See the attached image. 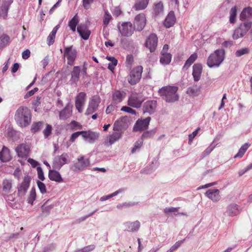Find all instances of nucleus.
Here are the masks:
<instances>
[{
    "instance_id": "obj_19",
    "label": "nucleus",
    "mask_w": 252,
    "mask_h": 252,
    "mask_svg": "<svg viewBox=\"0 0 252 252\" xmlns=\"http://www.w3.org/2000/svg\"><path fill=\"white\" fill-rule=\"evenodd\" d=\"M157 102L156 100H149L144 103L143 106L144 113H148L152 115L155 113L156 110Z\"/></svg>"
},
{
    "instance_id": "obj_39",
    "label": "nucleus",
    "mask_w": 252,
    "mask_h": 252,
    "mask_svg": "<svg viewBox=\"0 0 252 252\" xmlns=\"http://www.w3.org/2000/svg\"><path fill=\"white\" fill-rule=\"evenodd\" d=\"M172 55L170 53L161 54V57L160 58V62L162 64L167 65L169 64L171 61Z\"/></svg>"
},
{
    "instance_id": "obj_64",
    "label": "nucleus",
    "mask_w": 252,
    "mask_h": 252,
    "mask_svg": "<svg viewBox=\"0 0 252 252\" xmlns=\"http://www.w3.org/2000/svg\"><path fill=\"white\" fill-rule=\"evenodd\" d=\"M95 248V245H90L84 247L83 249L84 252H90L93 251Z\"/></svg>"
},
{
    "instance_id": "obj_12",
    "label": "nucleus",
    "mask_w": 252,
    "mask_h": 252,
    "mask_svg": "<svg viewBox=\"0 0 252 252\" xmlns=\"http://www.w3.org/2000/svg\"><path fill=\"white\" fill-rule=\"evenodd\" d=\"M151 120L150 117H148L144 119H138L134 125L133 130L134 131H142L147 129Z\"/></svg>"
},
{
    "instance_id": "obj_6",
    "label": "nucleus",
    "mask_w": 252,
    "mask_h": 252,
    "mask_svg": "<svg viewBox=\"0 0 252 252\" xmlns=\"http://www.w3.org/2000/svg\"><path fill=\"white\" fill-rule=\"evenodd\" d=\"M70 162L68 155L66 153H63L60 156H56L53 159L52 167L53 169L59 170L65 164Z\"/></svg>"
},
{
    "instance_id": "obj_13",
    "label": "nucleus",
    "mask_w": 252,
    "mask_h": 252,
    "mask_svg": "<svg viewBox=\"0 0 252 252\" xmlns=\"http://www.w3.org/2000/svg\"><path fill=\"white\" fill-rule=\"evenodd\" d=\"M78 162L75 163L73 167L74 171H83L90 164L89 158L84 159L83 156H81L77 159Z\"/></svg>"
},
{
    "instance_id": "obj_34",
    "label": "nucleus",
    "mask_w": 252,
    "mask_h": 252,
    "mask_svg": "<svg viewBox=\"0 0 252 252\" xmlns=\"http://www.w3.org/2000/svg\"><path fill=\"white\" fill-rule=\"evenodd\" d=\"M44 122L42 121L33 122L31 127V131L32 133H35L39 131L43 127Z\"/></svg>"
},
{
    "instance_id": "obj_46",
    "label": "nucleus",
    "mask_w": 252,
    "mask_h": 252,
    "mask_svg": "<svg viewBox=\"0 0 252 252\" xmlns=\"http://www.w3.org/2000/svg\"><path fill=\"white\" fill-rule=\"evenodd\" d=\"M229 16V22L234 24L236 22V18L237 16V7L234 6L230 9Z\"/></svg>"
},
{
    "instance_id": "obj_59",
    "label": "nucleus",
    "mask_w": 252,
    "mask_h": 252,
    "mask_svg": "<svg viewBox=\"0 0 252 252\" xmlns=\"http://www.w3.org/2000/svg\"><path fill=\"white\" fill-rule=\"evenodd\" d=\"M93 2L94 0H82L83 6L84 9L86 10L89 9Z\"/></svg>"
},
{
    "instance_id": "obj_10",
    "label": "nucleus",
    "mask_w": 252,
    "mask_h": 252,
    "mask_svg": "<svg viewBox=\"0 0 252 252\" xmlns=\"http://www.w3.org/2000/svg\"><path fill=\"white\" fill-rule=\"evenodd\" d=\"M31 178L27 175L25 176L23 182L17 186L18 195L23 196L26 194L29 188Z\"/></svg>"
},
{
    "instance_id": "obj_58",
    "label": "nucleus",
    "mask_w": 252,
    "mask_h": 252,
    "mask_svg": "<svg viewBox=\"0 0 252 252\" xmlns=\"http://www.w3.org/2000/svg\"><path fill=\"white\" fill-rule=\"evenodd\" d=\"M37 175L38 178L41 181L45 180V177L44 173L42 168L40 166H37Z\"/></svg>"
},
{
    "instance_id": "obj_32",
    "label": "nucleus",
    "mask_w": 252,
    "mask_h": 252,
    "mask_svg": "<svg viewBox=\"0 0 252 252\" xmlns=\"http://www.w3.org/2000/svg\"><path fill=\"white\" fill-rule=\"evenodd\" d=\"M126 95V93L124 91L115 90L112 94L113 100L117 103L121 102Z\"/></svg>"
},
{
    "instance_id": "obj_16",
    "label": "nucleus",
    "mask_w": 252,
    "mask_h": 252,
    "mask_svg": "<svg viewBox=\"0 0 252 252\" xmlns=\"http://www.w3.org/2000/svg\"><path fill=\"white\" fill-rule=\"evenodd\" d=\"M146 17L144 14H139L137 15L134 19V28L136 31H142L146 25Z\"/></svg>"
},
{
    "instance_id": "obj_2",
    "label": "nucleus",
    "mask_w": 252,
    "mask_h": 252,
    "mask_svg": "<svg viewBox=\"0 0 252 252\" xmlns=\"http://www.w3.org/2000/svg\"><path fill=\"white\" fill-rule=\"evenodd\" d=\"M178 89V87L176 86H167L159 89L158 93L166 102L172 103L179 99V97L177 94Z\"/></svg>"
},
{
    "instance_id": "obj_15",
    "label": "nucleus",
    "mask_w": 252,
    "mask_h": 252,
    "mask_svg": "<svg viewBox=\"0 0 252 252\" xmlns=\"http://www.w3.org/2000/svg\"><path fill=\"white\" fill-rule=\"evenodd\" d=\"M99 136V133L89 130L83 131V137L85 141L90 143H94Z\"/></svg>"
},
{
    "instance_id": "obj_50",
    "label": "nucleus",
    "mask_w": 252,
    "mask_h": 252,
    "mask_svg": "<svg viewBox=\"0 0 252 252\" xmlns=\"http://www.w3.org/2000/svg\"><path fill=\"white\" fill-rule=\"evenodd\" d=\"M46 128L43 130V133L45 138H47L51 134L52 126L49 124H46Z\"/></svg>"
},
{
    "instance_id": "obj_55",
    "label": "nucleus",
    "mask_w": 252,
    "mask_h": 252,
    "mask_svg": "<svg viewBox=\"0 0 252 252\" xmlns=\"http://www.w3.org/2000/svg\"><path fill=\"white\" fill-rule=\"evenodd\" d=\"M142 144H143V141L142 140L137 141L134 143V146L131 150V153L132 154H133L136 151L139 150L140 149V148L141 147Z\"/></svg>"
},
{
    "instance_id": "obj_22",
    "label": "nucleus",
    "mask_w": 252,
    "mask_h": 252,
    "mask_svg": "<svg viewBox=\"0 0 252 252\" xmlns=\"http://www.w3.org/2000/svg\"><path fill=\"white\" fill-rule=\"evenodd\" d=\"M17 156L21 158L27 157L30 152V148L28 145L26 144H20L15 148Z\"/></svg>"
},
{
    "instance_id": "obj_33",
    "label": "nucleus",
    "mask_w": 252,
    "mask_h": 252,
    "mask_svg": "<svg viewBox=\"0 0 252 252\" xmlns=\"http://www.w3.org/2000/svg\"><path fill=\"white\" fill-rule=\"evenodd\" d=\"M197 53H193L191 54L189 57L186 61L183 67V70H187L189 66L196 60L197 59Z\"/></svg>"
},
{
    "instance_id": "obj_62",
    "label": "nucleus",
    "mask_w": 252,
    "mask_h": 252,
    "mask_svg": "<svg viewBox=\"0 0 252 252\" xmlns=\"http://www.w3.org/2000/svg\"><path fill=\"white\" fill-rule=\"evenodd\" d=\"M154 133V132L153 130L145 131L141 135V138L143 139L150 138L153 136Z\"/></svg>"
},
{
    "instance_id": "obj_57",
    "label": "nucleus",
    "mask_w": 252,
    "mask_h": 252,
    "mask_svg": "<svg viewBox=\"0 0 252 252\" xmlns=\"http://www.w3.org/2000/svg\"><path fill=\"white\" fill-rule=\"evenodd\" d=\"M80 135L83 136V131H80L73 133L70 136L69 140L71 142H74L76 139Z\"/></svg>"
},
{
    "instance_id": "obj_37",
    "label": "nucleus",
    "mask_w": 252,
    "mask_h": 252,
    "mask_svg": "<svg viewBox=\"0 0 252 252\" xmlns=\"http://www.w3.org/2000/svg\"><path fill=\"white\" fill-rule=\"evenodd\" d=\"M79 22V19L77 14H76L74 17L69 20L68 22V26L73 32H75L76 31V26L78 25Z\"/></svg>"
},
{
    "instance_id": "obj_26",
    "label": "nucleus",
    "mask_w": 252,
    "mask_h": 252,
    "mask_svg": "<svg viewBox=\"0 0 252 252\" xmlns=\"http://www.w3.org/2000/svg\"><path fill=\"white\" fill-rule=\"evenodd\" d=\"M124 224L126 227L125 230L131 232L138 231L140 227V223L138 220L133 222L127 221Z\"/></svg>"
},
{
    "instance_id": "obj_17",
    "label": "nucleus",
    "mask_w": 252,
    "mask_h": 252,
    "mask_svg": "<svg viewBox=\"0 0 252 252\" xmlns=\"http://www.w3.org/2000/svg\"><path fill=\"white\" fill-rule=\"evenodd\" d=\"M143 102V100L136 94H132L128 98V105L131 107L138 108H140Z\"/></svg>"
},
{
    "instance_id": "obj_35",
    "label": "nucleus",
    "mask_w": 252,
    "mask_h": 252,
    "mask_svg": "<svg viewBox=\"0 0 252 252\" xmlns=\"http://www.w3.org/2000/svg\"><path fill=\"white\" fill-rule=\"evenodd\" d=\"M149 3V0H141L137 1L133 6V8L136 10H141L145 9Z\"/></svg>"
},
{
    "instance_id": "obj_61",
    "label": "nucleus",
    "mask_w": 252,
    "mask_h": 252,
    "mask_svg": "<svg viewBox=\"0 0 252 252\" xmlns=\"http://www.w3.org/2000/svg\"><path fill=\"white\" fill-rule=\"evenodd\" d=\"M70 125L71 128L73 130H76L75 127H78L79 129H81L82 127V126L81 125H80L79 123L75 121H71Z\"/></svg>"
},
{
    "instance_id": "obj_42",
    "label": "nucleus",
    "mask_w": 252,
    "mask_h": 252,
    "mask_svg": "<svg viewBox=\"0 0 252 252\" xmlns=\"http://www.w3.org/2000/svg\"><path fill=\"white\" fill-rule=\"evenodd\" d=\"M36 197V191L34 187H32L30 192L27 201L29 204L32 205L34 201L35 200Z\"/></svg>"
},
{
    "instance_id": "obj_9",
    "label": "nucleus",
    "mask_w": 252,
    "mask_h": 252,
    "mask_svg": "<svg viewBox=\"0 0 252 252\" xmlns=\"http://www.w3.org/2000/svg\"><path fill=\"white\" fill-rule=\"evenodd\" d=\"M130 124L129 120L127 117H122L116 121L113 125V129L115 131L126 130Z\"/></svg>"
},
{
    "instance_id": "obj_49",
    "label": "nucleus",
    "mask_w": 252,
    "mask_h": 252,
    "mask_svg": "<svg viewBox=\"0 0 252 252\" xmlns=\"http://www.w3.org/2000/svg\"><path fill=\"white\" fill-rule=\"evenodd\" d=\"M138 202H129L118 204L117 205V208L118 209H122L123 208H127L136 205L138 204Z\"/></svg>"
},
{
    "instance_id": "obj_56",
    "label": "nucleus",
    "mask_w": 252,
    "mask_h": 252,
    "mask_svg": "<svg viewBox=\"0 0 252 252\" xmlns=\"http://www.w3.org/2000/svg\"><path fill=\"white\" fill-rule=\"evenodd\" d=\"M185 239H183L180 241L176 242L171 248L170 250L173 252L174 251L177 250L181 245L184 242Z\"/></svg>"
},
{
    "instance_id": "obj_24",
    "label": "nucleus",
    "mask_w": 252,
    "mask_h": 252,
    "mask_svg": "<svg viewBox=\"0 0 252 252\" xmlns=\"http://www.w3.org/2000/svg\"><path fill=\"white\" fill-rule=\"evenodd\" d=\"M205 194L213 202H218L221 198L218 189H209L206 191Z\"/></svg>"
},
{
    "instance_id": "obj_30",
    "label": "nucleus",
    "mask_w": 252,
    "mask_h": 252,
    "mask_svg": "<svg viewBox=\"0 0 252 252\" xmlns=\"http://www.w3.org/2000/svg\"><path fill=\"white\" fill-rule=\"evenodd\" d=\"M176 21L174 12L171 11L169 12L164 21V25L166 28H169L174 25Z\"/></svg>"
},
{
    "instance_id": "obj_29",
    "label": "nucleus",
    "mask_w": 252,
    "mask_h": 252,
    "mask_svg": "<svg viewBox=\"0 0 252 252\" xmlns=\"http://www.w3.org/2000/svg\"><path fill=\"white\" fill-rule=\"evenodd\" d=\"M252 18V7H247L244 8L240 15V20L242 21H249Z\"/></svg>"
},
{
    "instance_id": "obj_3",
    "label": "nucleus",
    "mask_w": 252,
    "mask_h": 252,
    "mask_svg": "<svg viewBox=\"0 0 252 252\" xmlns=\"http://www.w3.org/2000/svg\"><path fill=\"white\" fill-rule=\"evenodd\" d=\"M225 51L223 49L216 50L207 59V64L210 68L218 67L224 59Z\"/></svg>"
},
{
    "instance_id": "obj_18",
    "label": "nucleus",
    "mask_w": 252,
    "mask_h": 252,
    "mask_svg": "<svg viewBox=\"0 0 252 252\" xmlns=\"http://www.w3.org/2000/svg\"><path fill=\"white\" fill-rule=\"evenodd\" d=\"M86 99V94L84 92L79 93L75 97V107L79 112L81 113Z\"/></svg>"
},
{
    "instance_id": "obj_54",
    "label": "nucleus",
    "mask_w": 252,
    "mask_h": 252,
    "mask_svg": "<svg viewBox=\"0 0 252 252\" xmlns=\"http://www.w3.org/2000/svg\"><path fill=\"white\" fill-rule=\"evenodd\" d=\"M179 208V207H166L164 209L163 212L165 214L168 215L169 213L177 212Z\"/></svg>"
},
{
    "instance_id": "obj_48",
    "label": "nucleus",
    "mask_w": 252,
    "mask_h": 252,
    "mask_svg": "<svg viewBox=\"0 0 252 252\" xmlns=\"http://www.w3.org/2000/svg\"><path fill=\"white\" fill-rule=\"evenodd\" d=\"M163 6L161 2H159L155 4L154 8V12L155 16H158L163 12Z\"/></svg>"
},
{
    "instance_id": "obj_23",
    "label": "nucleus",
    "mask_w": 252,
    "mask_h": 252,
    "mask_svg": "<svg viewBox=\"0 0 252 252\" xmlns=\"http://www.w3.org/2000/svg\"><path fill=\"white\" fill-rule=\"evenodd\" d=\"M77 32H78L81 37L85 40L89 39L91 33V31L84 24L79 25L77 28Z\"/></svg>"
},
{
    "instance_id": "obj_60",
    "label": "nucleus",
    "mask_w": 252,
    "mask_h": 252,
    "mask_svg": "<svg viewBox=\"0 0 252 252\" xmlns=\"http://www.w3.org/2000/svg\"><path fill=\"white\" fill-rule=\"evenodd\" d=\"M121 110L134 115H135L136 113V112L135 110L128 106H123L121 108Z\"/></svg>"
},
{
    "instance_id": "obj_38",
    "label": "nucleus",
    "mask_w": 252,
    "mask_h": 252,
    "mask_svg": "<svg viewBox=\"0 0 252 252\" xmlns=\"http://www.w3.org/2000/svg\"><path fill=\"white\" fill-rule=\"evenodd\" d=\"M10 42V37L6 34H2L0 36V49H2Z\"/></svg>"
},
{
    "instance_id": "obj_53",
    "label": "nucleus",
    "mask_w": 252,
    "mask_h": 252,
    "mask_svg": "<svg viewBox=\"0 0 252 252\" xmlns=\"http://www.w3.org/2000/svg\"><path fill=\"white\" fill-rule=\"evenodd\" d=\"M36 184L41 193L43 194L47 192L46 186L43 182L37 180Z\"/></svg>"
},
{
    "instance_id": "obj_63",
    "label": "nucleus",
    "mask_w": 252,
    "mask_h": 252,
    "mask_svg": "<svg viewBox=\"0 0 252 252\" xmlns=\"http://www.w3.org/2000/svg\"><path fill=\"white\" fill-rule=\"evenodd\" d=\"M55 36L52 35L51 34H49L47 39V44L49 46L52 45L54 44L55 42Z\"/></svg>"
},
{
    "instance_id": "obj_47",
    "label": "nucleus",
    "mask_w": 252,
    "mask_h": 252,
    "mask_svg": "<svg viewBox=\"0 0 252 252\" xmlns=\"http://www.w3.org/2000/svg\"><path fill=\"white\" fill-rule=\"evenodd\" d=\"M112 19V17L108 10L104 11V15L103 19V24L105 27H106L109 24L110 21Z\"/></svg>"
},
{
    "instance_id": "obj_51",
    "label": "nucleus",
    "mask_w": 252,
    "mask_h": 252,
    "mask_svg": "<svg viewBox=\"0 0 252 252\" xmlns=\"http://www.w3.org/2000/svg\"><path fill=\"white\" fill-rule=\"evenodd\" d=\"M49 201V200H47L44 203L43 205H42L41 207V210L42 211V212L43 213H45L47 215H48L49 214V213H50V211L51 210V209L53 208V205H48V206H45V204L47 203V202H48Z\"/></svg>"
},
{
    "instance_id": "obj_25",
    "label": "nucleus",
    "mask_w": 252,
    "mask_h": 252,
    "mask_svg": "<svg viewBox=\"0 0 252 252\" xmlns=\"http://www.w3.org/2000/svg\"><path fill=\"white\" fill-rule=\"evenodd\" d=\"M202 72V66L200 63H195L192 66V76L195 82L198 81Z\"/></svg>"
},
{
    "instance_id": "obj_4",
    "label": "nucleus",
    "mask_w": 252,
    "mask_h": 252,
    "mask_svg": "<svg viewBox=\"0 0 252 252\" xmlns=\"http://www.w3.org/2000/svg\"><path fill=\"white\" fill-rule=\"evenodd\" d=\"M252 25L251 21H245L240 24L238 28H236L233 32L232 37L234 39H237L243 37L246 34Z\"/></svg>"
},
{
    "instance_id": "obj_20",
    "label": "nucleus",
    "mask_w": 252,
    "mask_h": 252,
    "mask_svg": "<svg viewBox=\"0 0 252 252\" xmlns=\"http://www.w3.org/2000/svg\"><path fill=\"white\" fill-rule=\"evenodd\" d=\"M240 211V207L237 204L231 203L227 206L224 215L230 217H234L239 215Z\"/></svg>"
},
{
    "instance_id": "obj_27",
    "label": "nucleus",
    "mask_w": 252,
    "mask_h": 252,
    "mask_svg": "<svg viewBox=\"0 0 252 252\" xmlns=\"http://www.w3.org/2000/svg\"><path fill=\"white\" fill-rule=\"evenodd\" d=\"M13 0H4L3 1L0 9V16L3 19L7 17L8 11L10 5L13 3Z\"/></svg>"
},
{
    "instance_id": "obj_14",
    "label": "nucleus",
    "mask_w": 252,
    "mask_h": 252,
    "mask_svg": "<svg viewBox=\"0 0 252 252\" xmlns=\"http://www.w3.org/2000/svg\"><path fill=\"white\" fill-rule=\"evenodd\" d=\"M158 38L155 33H151L148 36L145 43V46L148 48L151 52L155 51L157 46Z\"/></svg>"
},
{
    "instance_id": "obj_28",
    "label": "nucleus",
    "mask_w": 252,
    "mask_h": 252,
    "mask_svg": "<svg viewBox=\"0 0 252 252\" xmlns=\"http://www.w3.org/2000/svg\"><path fill=\"white\" fill-rule=\"evenodd\" d=\"M56 169H49L48 177L49 179L57 183H62L63 181L60 173Z\"/></svg>"
},
{
    "instance_id": "obj_52",
    "label": "nucleus",
    "mask_w": 252,
    "mask_h": 252,
    "mask_svg": "<svg viewBox=\"0 0 252 252\" xmlns=\"http://www.w3.org/2000/svg\"><path fill=\"white\" fill-rule=\"evenodd\" d=\"M250 50L248 48H243L237 50L235 52L236 57H240L241 56L247 54L249 53Z\"/></svg>"
},
{
    "instance_id": "obj_1",
    "label": "nucleus",
    "mask_w": 252,
    "mask_h": 252,
    "mask_svg": "<svg viewBox=\"0 0 252 252\" xmlns=\"http://www.w3.org/2000/svg\"><path fill=\"white\" fill-rule=\"evenodd\" d=\"M14 119L16 124L21 127L28 126L32 121L31 110L26 106H20L15 112Z\"/></svg>"
},
{
    "instance_id": "obj_8",
    "label": "nucleus",
    "mask_w": 252,
    "mask_h": 252,
    "mask_svg": "<svg viewBox=\"0 0 252 252\" xmlns=\"http://www.w3.org/2000/svg\"><path fill=\"white\" fill-rule=\"evenodd\" d=\"M118 30L123 36H130L134 32V28L130 22H124L121 26H117Z\"/></svg>"
},
{
    "instance_id": "obj_41",
    "label": "nucleus",
    "mask_w": 252,
    "mask_h": 252,
    "mask_svg": "<svg viewBox=\"0 0 252 252\" xmlns=\"http://www.w3.org/2000/svg\"><path fill=\"white\" fill-rule=\"evenodd\" d=\"M122 133L119 131L113 132L110 135L109 138V142L110 145H112L116 141H118L122 137Z\"/></svg>"
},
{
    "instance_id": "obj_11",
    "label": "nucleus",
    "mask_w": 252,
    "mask_h": 252,
    "mask_svg": "<svg viewBox=\"0 0 252 252\" xmlns=\"http://www.w3.org/2000/svg\"><path fill=\"white\" fill-rule=\"evenodd\" d=\"M100 102V98L98 96H93L89 101L88 108L85 114L86 115H89L94 112L97 109Z\"/></svg>"
},
{
    "instance_id": "obj_45",
    "label": "nucleus",
    "mask_w": 252,
    "mask_h": 252,
    "mask_svg": "<svg viewBox=\"0 0 252 252\" xmlns=\"http://www.w3.org/2000/svg\"><path fill=\"white\" fill-rule=\"evenodd\" d=\"M71 116V112L69 109L66 107L62 110L59 114V117L61 119L65 120Z\"/></svg>"
},
{
    "instance_id": "obj_7",
    "label": "nucleus",
    "mask_w": 252,
    "mask_h": 252,
    "mask_svg": "<svg viewBox=\"0 0 252 252\" xmlns=\"http://www.w3.org/2000/svg\"><path fill=\"white\" fill-rule=\"evenodd\" d=\"M77 51L73 45L64 47L63 56L67 60V64L72 65L77 58Z\"/></svg>"
},
{
    "instance_id": "obj_44",
    "label": "nucleus",
    "mask_w": 252,
    "mask_h": 252,
    "mask_svg": "<svg viewBox=\"0 0 252 252\" xmlns=\"http://www.w3.org/2000/svg\"><path fill=\"white\" fill-rule=\"evenodd\" d=\"M249 147L248 143H245L244 145H243L240 149L239 150L237 154L234 157V158H241L244 156V154L247 150L248 148Z\"/></svg>"
},
{
    "instance_id": "obj_31",
    "label": "nucleus",
    "mask_w": 252,
    "mask_h": 252,
    "mask_svg": "<svg viewBox=\"0 0 252 252\" xmlns=\"http://www.w3.org/2000/svg\"><path fill=\"white\" fill-rule=\"evenodd\" d=\"M11 159L10 150L5 146H3L0 152V160L2 162H7Z\"/></svg>"
},
{
    "instance_id": "obj_43",
    "label": "nucleus",
    "mask_w": 252,
    "mask_h": 252,
    "mask_svg": "<svg viewBox=\"0 0 252 252\" xmlns=\"http://www.w3.org/2000/svg\"><path fill=\"white\" fill-rule=\"evenodd\" d=\"M199 91V88L195 85L188 88L187 93L190 96H194L198 94Z\"/></svg>"
},
{
    "instance_id": "obj_5",
    "label": "nucleus",
    "mask_w": 252,
    "mask_h": 252,
    "mask_svg": "<svg viewBox=\"0 0 252 252\" xmlns=\"http://www.w3.org/2000/svg\"><path fill=\"white\" fill-rule=\"evenodd\" d=\"M143 68L141 65L134 67L130 71L128 77V83L131 85H134L138 83L142 76Z\"/></svg>"
},
{
    "instance_id": "obj_36",
    "label": "nucleus",
    "mask_w": 252,
    "mask_h": 252,
    "mask_svg": "<svg viewBox=\"0 0 252 252\" xmlns=\"http://www.w3.org/2000/svg\"><path fill=\"white\" fill-rule=\"evenodd\" d=\"M2 185L3 191L7 193L10 192L12 188V181L11 180L4 179Z\"/></svg>"
},
{
    "instance_id": "obj_40",
    "label": "nucleus",
    "mask_w": 252,
    "mask_h": 252,
    "mask_svg": "<svg viewBox=\"0 0 252 252\" xmlns=\"http://www.w3.org/2000/svg\"><path fill=\"white\" fill-rule=\"evenodd\" d=\"M125 189L121 188V189H119L118 190L115 191V192H114L110 194H108L107 195H104V196H102L100 198V201H106L114 196H116L117 195H118L119 193H123V192L125 191Z\"/></svg>"
},
{
    "instance_id": "obj_21",
    "label": "nucleus",
    "mask_w": 252,
    "mask_h": 252,
    "mask_svg": "<svg viewBox=\"0 0 252 252\" xmlns=\"http://www.w3.org/2000/svg\"><path fill=\"white\" fill-rule=\"evenodd\" d=\"M81 72V68L79 66H74L71 71V78L69 81L70 84L77 85V82L79 80Z\"/></svg>"
}]
</instances>
